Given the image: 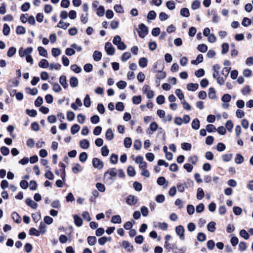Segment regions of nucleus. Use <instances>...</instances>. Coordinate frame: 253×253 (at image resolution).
<instances>
[{"mask_svg":"<svg viewBox=\"0 0 253 253\" xmlns=\"http://www.w3.org/2000/svg\"><path fill=\"white\" fill-rule=\"evenodd\" d=\"M117 174V172L116 169H110L104 173V180L105 182L108 184H111L115 180Z\"/></svg>","mask_w":253,"mask_h":253,"instance_id":"1","label":"nucleus"},{"mask_svg":"<svg viewBox=\"0 0 253 253\" xmlns=\"http://www.w3.org/2000/svg\"><path fill=\"white\" fill-rule=\"evenodd\" d=\"M113 43L117 45V48L119 50H124L126 48V45L124 42H122L121 38L119 35L114 37L113 40Z\"/></svg>","mask_w":253,"mask_h":253,"instance_id":"2","label":"nucleus"},{"mask_svg":"<svg viewBox=\"0 0 253 253\" xmlns=\"http://www.w3.org/2000/svg\"><path fill=\"white\" fill-rule=\"evenodd\" d=\"M231 99V96L229 94H224L221 97V101L223 102L222 104V107L225 109H227L229 107L230 105L228 103Z\"/></svg>","mask_w":253,"mask_h":253,"instance_id":"3","label":"nucleus"},{"mask_svg":"<svg viewBox=\"0 0 253 253\" xmlns=\"http://www.w3.org/2000/svg\"><path fill=\"white\" fill-rule=\"evenodd\" d=\"M148 28L144 24H140L139 25V31L138 32L139 36L144 38L148 34Z\"/></svg>","mask_w":253,"mask_h":253,"instance_id":"4","label":"nucleus"},{"mask_svg":"<svg viewBox=\"0 0 253 253\" xmlns=\"http://www.w3.org/2000/svg\"><path fill=\"white\" fill-rule=\"evenodd\" d=\"M33 48L32 47H29L26 49H24L21 47L19 50V55L20 57H23L24 56H27L32 52Z\"/></svg>","mask_w":253,"mask_h":253,"instance_id":"5","label":"nucleus"},{"mask_svg":"<svg viewBox=\"0 0 253 253\" xmlns=\"http://www.w3.org/2000/svg\"><path fill=\"white\" fill-rule=\"evenodd\" d=\"M105 50L106 53L109 55H113L115 53V48L112 45V43L107 42L105 45Z\"/></svg>","mask_w":253,"mask_h":253,"instance_id":"6","label":"nucleus"},{"mask_svg":"<svg viewBox=\"0 0 253 253\" xmlns=\"http://www.w3.org/2000/svg\"><path fill=\"white\" fill-rule=\"evenodd\" d=\"M126 202L127 205L132 206L137 204L138 199L134 195H130L126 197Z\"/></svg>","mask_w":253,"mask_h":253,"instance_id":"7","label":"nucleus"},{"mask_svg":"<svg viewBox=\"0 0 253 253\" xmlns=\"http://www.w3.org/2000/svg\"><path fill=\"white\" fill-rule=\"evenodd\" d=\"M184 231L185 229L182 225H179L175 228V232L181 240L184 239Z\"/></svg>","mask_w":253,"mask_h":253,"instance_id":"8","label":"nucleus"},{"mask_svg":"<svg viewBox=\"0 0 253 253\" xmlns=\"http://www.w3.org/2000/svg\"><path fill=\"white\" fill-rule=\"evenodd\" d=\"M92 165L95 168L101 169L103 167V162L99 159L94 158L92 160Z\"/></svg>","mask_w":253,"mask_h":253,"instance_id":"9","label":"nucleus"},{"mask_svg":"<svg viewBox=\"0 0 253 253\" xmlns=\"http://www.w3.org/2000/svg\"><path fill=\"white\" fill-rule=\"evenodd\" d=\"M122 245V247L128 252H130L133 250V246L131 245L130 244L126 241H123Z\"/></svg>","mask_w":253,"mask_h":253,"instance_id":"10","label":"nucleus"},{"mask_svg":"<svg viewBox=\"0 0 253 253\" xmlns=\"http://www.w3.org/2000/svg\"><path fill=\"white\" fill-rule=\"evenodd\" d=\"M26 204L31 208L36 209L38 207V204L35 203L30 198H27L25 200Z\"/></svg>","mask_w":253,"mask_h":253,"instance_id":"11","label":"nucleus"},{"mask_svg":"<svg viewBox=\"0 0 253 253\" xmlns=\"http://www.w3.org/2000/svg\"><path fill=\"white\" fill-rule=\"evenodd\" d=\"M80 146L82 148L86 149L89 147V142L87 139H83L80 142Z\"/></svg>","mask_w":253,"mask_h":253,"instance_id":"12","label":"nucleus"},{"mask_svg":"<svg viewBox=\"0 0 253 253\" xmlns=\"http://www.w3.org/2000/svg\"><path fill=\"white\" fill-rule=\"evenodd\" d=\"M74 223L78 227H80L83 224V220L82 218L77 215H74L73 216Z\"/></svg>","mask_w":253,"mask_h":253,"instance_id":"13","label":"nucleus"},{"mask_svg":"<svg viewBox=\"0 0 253 253\" xmlns=\"http://www.w3.org/2000/svg\"><path fill=\"white\" fill-rule=\"evenodd\" d=\"M70 84L72 87H76L78 85L79 82L76 77H72L70 79Z\"/></svg>","mask_w":253,"mask_h":253,"instance_id":"14","label":"nucleus"},{"mask_svg":"<svg viewBox=\"0 0 253 253\" xmlns=\"http://www.w3.org/2000/svg\"><path fill=\"white\" fill-rule=\"evenodd\" d=\"M92 57L94 61H99L101 59L102 53L100 51L95 50L93 53Z\"/></svg>","mask_w":253,"mask_h":253,"instance_id":"15","label":"nucleus"},{"mask_svg":"<svg viewBox=\"0 0 253 253\" xmlns=\"http://www.w3.org/2000/svg\"><path fill=\"white\" fill-rule=\"evenodd\" d=\"M191 126L193 129L195 130L198 129L200 126L199 120L197 118L194 119L192 122Z\"/></svg>","mask_w":253,"mask_h":253,"instance_id":"16","label":"nucleus"},{"mask_svg":"<svg viewBox=\"0 0 253 253\" xmlns=\"http://www.w3.org/2000/svg\"><path fill=\"white\" fill-rule=\"evenodd\" d=\"M198 87L199 84H198L190 83L187 85V89L192 91H196L198 88Z\"/></svg>","mask_w":253,"mask_h":253,"instance_id":"17","label":"nucleus"},{"mask_svg":"<svg viewBox=\"0 0 253 253\" xmlns=\"http://www.w3.org/2000/svg\"><path fill=\"white\" fill-rule=\"evenodd\" d=\"M148 60L145 57H141L139 59L138 64L141 68H145L147 66Z\"/></svg>","mask_w":253,"mask_h":253,"instance_id":"18","label":"nucleus"},{"mask_svg":"<svg viewBox=\"0 0 253 253\" xmlns=\"http://www.w3.org/2000/svg\"><path fill=\"white\" fill-rule=\"evenodd\" d=\"M59 82L64 88H66L68 84L66 82V77L65 76H61L59 79Z\"/></svg>","mask_w":253,"mask_h":253,"instance_id":"19","label":"nucleus"},{"mask_svg":"<svg viewBox=\"0 0 253 253\" xmlns=\"http://www.w3.org/2000/svg\"><path fill=\"white\" fill-rule=\"evenodd\" d=\"M25 91L27 93L30 94L32 95H35L38 93V89L36 88H31L27 87L25 88Z\"/></svg>","mask_w":253,"mask_h":253,"instance_id":"20","label":"nucleus"},{"mask_svg":"<svg viewBox=\"0 0 253 253\" xmlns=\"http://www.w3.org/2000/svg\"><path fill=\"white\" fill-rule=\"evenodd\" d=\"M216 223L214 221H211L207 225L208 230L211 232L215 231Z\"/></svg>","mask_w":253,"mask_h":253,"instance_id":"21","label":"nucleus"},{"mask_svg":"<svg viewBox=\"0 0 253 253\" xmlns=\"http://www.w3.org/2000/svg\"><path fill=\"white\" fill-rule=\"evenodd\" d=\"M106 139L108 140H111L114 138V134L111 128H108L105 133Z\"/></svg>","mask_w":253,"mask_h":253,"instance_id":"22","label":"nucleus"},{"mask_svg":"<svg viewBox=\"0 0 253 253\" xmlns=\"http://www.w3.org/2000/svg\"><path fill=\"white\" fill-rule=\"evenodd\" d=\"M155 226L156 227L160 228L163 230H166L168 227V224L166 222H158L155 224Z\"/></svg>","mask_w":253,"mask_h":253,"instance_id":"23","label":"nucleus"},{"mask_svg":"<svg viewBox=\"0 0 253 253\" xmlns=\"http://www.w3.org/2000/svg\"><path fill=\"white\" fill-rule=\"evenodd\" d=\"M244 160V158L242 155L240 154H237L235 158V162L237 164H242Z\"/></svg>","mask_w":253,"mask_h":253,"instance_id":"24","label":"nucleus"},{"mask_svg":"<svg viewBox=\"0 0 253 253\" xmlns=\"http://www.w3.org/2000/svg\"><path fill=\"white\" fill-rule=\"evenodd\" d=\"M180 15L184 17H188L190 15L189 10L187 8H182L180 11Z\"/></svg>","mask_w":253,"mask_h":253,"instance_id":"25","label":"nucleus"},{"mask_svg":"<svg viewBox=\"0 0 253 253\" xmlns=\"http://www.w3.org/2000/svg\"><path fill=\"white\" fill-rule=\"evenodd\" d=\"M205 194L204 190L202 188H198L197 192V199L201 200L204 197Z\"/></svg>","mask_w":253,"mask_h":253,"instance_id":"26","label":"nucleus"},{"mask_svg":"<svg viewBox=\"0 0 253 253\" xmlns=\"http://www.w3.org/2000/svg\"><path fill=\"white\" fill-rule=\"evenodd\" d=\"M208 96L210 98L212 99L216 98V92L213 87H211L209 88Z\"/></svg>","mask_w":253,"mask_h":253,"instance_id":"27","label":"nucleus"},{"mask_svg":"<svg viewBox=\"0 0 253 253\" xmlns=\"http://www.w3.org/2000/svg\"><path fill=\"white\" fill-rule=\"evenodd\" d=\"M70 26V23L64 22L60 20L57 25V27L66 30Z\"/></svg>","mask_w":253,"mask_h":253,"instance_id":"28","label":"nucleus"},{"mask_svg":"<svg viewBox=\"0 0 253 253\" xmlns=\"http://www.w3.org/2000/svg\"><path fill=\"white\" fill-rule=\"evenodd\" d=\"M38 50L39 53V54L41 56H42L43 57H47V51L42 46H39L38 48Z\"/></svg>","mask_w":253,"mask_h":253,"instance_id":"29","label":"nucleus"},{"mask_svg":"<svg viewBox=\"0 0 253 253\" xmlns=\"http://www.w3.org/2000/svg\"><path fill=\"white\" fill-rule=\"evenodd\" d=\"M39 66L41 68H46L49 66L48 62L46 59H43L39 62Z\"/></svg>","mask_w":253,"mask_h":253,"instance_id":"30","label":"nucleus"},{"mask_svg":"<svg viewBox=\"0 0 253 253\" xmlns=\"http://www.w3.org/2000/svg\"><path fill=\"white\" fill-rule=\"evenodd\" d=\"M127 173L129 176H134L135 175V170L133 167L131 166L128 167L127 169Z\"/></svg>","mask_w":253,"mask_h":253,"instance_id":"31","label":"nucleus"},{"mask_svg":"<svg viewBox=\"0 0 253 253\" xmlns=\"http://www.w3.org/2000/svg\"><path fill=\"white\" fill-rule=\"evenodd\" d=\"M105 12V9L103 6L100 5L97 8V15L98 16L102 17L104 15Z\"/></svg>","mask_w":253,"mask_h":253,"instance_id":"32","label":"nucleus"},{"mask_svg":"<svg viewBox=\"0 0 253 253\" xmlns=\"http://www.w3.org/2000/svg\"><path fill=\"white\" fill-rule=\"evenodd\" d=\"M11 217L13 220L17 223H19L21 221L20 216L17 213L15 212H13L11 214Z\"/></svg>","mask_w":253,"mask_h":253,"instance_id":"33","label":"nucleus"},{"mask_svg":"<svg viewBox=\"0 0 253 253\" xmlns=\"http://www.w3.org/2000/svg\"><path fill=\"white\" fill-rule=\"evenodd\" d=\"M142 100L141 96L140 95L134 96L132 98V101L133 104L138 105L139 104Z\"/></svg>","mask_w":253,"mask_h":253,"instance_id":"34","label":"nucleus"},{"mask_svg":"<svg viewBox=\"0 0 253 253\" xmlns=\"http://www.w3.org/2000/svg\"><path fill=\"white\" fill-rule=\"evenodd\" d=\"M111 222L113 223H121V217L119 215H114L112 217Z\"/></svg>","mask_w":253,"mask_h":253,"instance_id":"35","label":"nucleus"},{"mask_svg":"<svg viewBox=\"0 0 253 253\" xmlns=\"http://www.w3.org/2000/svg\"><path fill=\"white\" fill-rule=\"evenodd\" d=\"M84 104L86 107H89L90 106L91 101L88 94L85 95L84 100Z\"/></svg>","mask_w":253,"mask_h":253,"instance_id":"36","label":"nucleus"},{"mask_svg":"<svg viewBox=\"0 0 253 253\" xmlns=\"http://www.w3.org/2000/svg\"><path fill=\"white\" fill-rule=\"evenodd\" d=\"M97 239L95 236H88L87 238V242L90 246L94 245L96 242Z\"/></svg>","mask_w":253,"mask_h":253,"instance_id":"37","label":"nucleus"},{"mask_svg":"<svg viewBox=\"0 0 253 253\" xmlns=\"http://www.w3.org/2000/svg\"><path fill=\"white\" fill-rule=\"evenodd\" d=\"M175 93L181 101L184 100V95L180 89H176L175 91Z\"/></svg>","mask_w":253,"mask_h":253,"instance_id":"38","label":"nucleus"},{"mask_svg":"<svg viewBox=\"0 0 253 253\" xmlns=\"http://www.w3.org/2000/svg\"><path fill=\"white\" fill-rule=\"evenodd\" d=\"M80 129V126L79 125L77 124H74L73 126H72L71 129V132L72 134H75L76 133H77Z\"/></svg>","mask_w":253,"mask_h":253,"instance_id":"39","label":"nucleus"},{"mask_svg":"<svg viewBox=\"0 0 253 253\" xmlns=\"http://www.w3.org/2000/svg\"><path fill=\"white\" fill-rule=\"evenodd\" d=\"M61 51L59 48H52L51 49V54L53 56L57 57L61 54Z\"/></svg>","mask_w":253,"mask_h":253,"instance_id":"40","label":"nucleus"},{"mask_svg":"<svg viewBox=\"0 0 253 253\" xmlns=\"http://www.w3.org/2000/svg\"><path fill=\"white\" fill-rule=\"evenodd\" d=\"M40 234L39 231L35 228L32 227L29 230V234L30 235L39 236Z\"/></svg>","mask_w":253,"mask_h":253,"instance_id":"41","label":"nucleus"},{"mask_svg":"<svg viewBox=\"0 0 253 253\" xmlns=\"http://www.w3.org/2000/svg\"><path fill=\"white\" fill-rule=\"evenodd\" d=\"M2 32L4 35L7 36L10 32V27L8 24L5 23L3 24Z\"/></svg>","mask_w":253,"mask_h":253,"instance_id":"42","label":"nucleus"},{"mask_svg":"<svg viewBox=\"0 0 253 253\" xmlns=\"http://www.w3.org/2000/svg\"><path fill=\"white\" fill-rule=\"evenodd\" d=\"M70 68L71 69L76 73H79L82 71L81 68L76 64L72 65Z\"/></svg>","mask_w":253,"mask_h":253,"instance_id":"43","label":"nucleus"},{"mask_svg":"<svg viewBox=\"0 0 253 253\" xmlns=\"http://www.w3.org/2000/svg\"><path fill=\"white\" fill-rule=\"evenodd\" d=\"M132 144V141L130 138L126 137L124 140V146L126 148L130 147Z\"/></svg>","mask_w":253,"mask_h":253,"instance_id":"44","label":"nucleus"},{"mask_svg":"<svg viewBox=\"0 0 253 253\" xmlns=\"http://www.w3.org/2000/svg\"><path fill=\"white\" fill-rule=\"evenodd\" d=\"M198 50L201 52H205L208 50V46L205 44H199L197 47Z\"/></svg>","mask_w":253,"mask_h":253,"instance_id":"45","label":"nucleus"},{"mask_svg":"<svg viewBox=\"0 0 253 253\" xmlns=\"http://www.w3.org/2000/svg\"><path fill=\"white\" fill-rule=\"evenodd\" d=\"M16 49L14 47H11L9 48L7 52V55L11 57L14 55V54L16 53Z\"/></svg>","mask_w":253,"mask_h":253,"instance_id":"46","label":"nucleus"},{"mask_svg":"<svg viewBox=\"0 0 253 253\" xmlns=\"http://www.w3.org/2000/svg\"><path fill=\"white\" fill-rule=\"evenodd\" d=\"M232 158V154H227L223 155L222 156V160L224 162H228L231 161Z\"/></svg>","mask_w":253,"mask_h":253,"instance_id":"47","label":"nucleus"},{"mask_svg":"<svg viewBox=\"0 0 253 253\" xmlns=\"http://www.w3.org/2000/svg\"><path fill=\"white\" fill-rule=\"evenodd\" d=\"M133 147L136 150H139L142 147L141 142L139 140H136L134 142Z\"/></svg>","mask_w":253,"mask_h":253,"instance_id":"48","label":"nucleus"},{"mask_svg":"<svg viewBox=\"0 0 253 253\" xmlns=\"http://www.w3.org/2000/svg\"><path fill=\"white\" fill-rule=\"evenodd\" d=\"M165 197L164 195L159 194L155 198L156 201L158 203H162L164 202Z\"/></svg>","mask_w":253,"mask_h":253,"instance_id":"49","label":"nucleus"},{"mask_svg":"<svg viewBox=\"0 0 253 253\" xmlns=\"http://www.w3.org/2000/svg\"><path fill=\"white\" fill-rule=\"evenodd\" d=\"M30 8V3L28 2H26L23 4L21 7V10L26 12Z\"/></svg>","mask_w":253,"mask_h":253,"instance_id":"50","label":"nucleus"},{"mask_svg":"<svg viewBox=\"0 0 253 253\" xmlns=\"http://www.w3.org/2000/svg\"><path fill=\"white\" fill-rule=\"evenodd\" d=\"M200 4H201V3L199 0H195L193 1L192 5H191V7L193 9L195 10L200 7Z\"/></svg>","mask_w":253,"mask_h":253,"instance_id":"51","label":"nucleus"},{"mask_svg":"<svg viewBox=\"0 0 253 253\" xmlns=\"http://www.w3.org/2000/svg\"><path fill=\"white\" fill-rule=\"evenodd\" d=\"M39 231L40 233L44 234L45 233L46 231V227L44 223L42 222H41L40 225L39 227Z\"/></svg>","mask_w":253,"mask_h":253,"instance_id":"52","label":"nucleus"},{"mask_svg":"<svg viewBox=\"0 0 253 253\" xmlns=\"http://www.w3.org/2000/svg\"><path fill=\"white\" fill-rule=\"evenodd\" d=\"M32 216L33 220L35 222H38L40 220V219L41 218V214L39 212H36L35 213H33L32 214Z\"/></svg>","mask_w":253,"mask_h":253,"instance_id":"53","label":"nucleus"},{"mask_svg":"<svg viewBox=\"0 0 253 253\" xmlns=\"http://www.w3.org/2000/svg\"><path fill=\"white\" fill-rule=\"evenodd\" d=\"M229 44L227 43H224L222 45V51L221 53L224 54L226 53L229 50Z\"/></svg>","mask_w":253,"mask_h":253,"instance_id":"54","label":"nucleus"},{"mask_svg":"<svg viewBox=\"0 0 253 253\" xmlns=\"http://www.w3.org/2000/svg\"><path fill=\"white\" fill-rule=\"evenodd\" d=\"M133 187L137 191H140L142 190V184L138 182H134L133 183Z\"/></svg>","mask_w":253,"mask_h":253,"instance_id":"55","label":"nucleus"},{"mask_svg":"<svg viewBox=\"0 0 253 253\" xmlns=\"http://www.w3.org/2000/svg\"><path fill=\"white\" fill-rule=\"evenodd\" d=\"M251 24V20L250 19L245 17L243 18V21L242 22V24L244 27H248Z\"/></svg>","mask_w":253,"mask_h":253,"instance_id":"56","label":"nucleus"},{"mask_svg":"<svg viewBox=\"0 0 253 253\" xmlns=\"http://www.w3.org/2000/svg\"><path fill=\"white\" fill-rule=\"evenodd\" d=\"M131 57V54L128 52H125L122 55V60L124 62L127 61Z\"/></svg>","mask_w":253,"mask_h":253,"instance_id":"57","label":"nucleus"},{"mask_svg":"<svg viewBox=\"0 0 253 253\" xmlns=\"http://www.w3.org/2000/svg\"><path fill=\"white\" fill-rule=\"evenodd\" d=\"M118 161V157L117 155L113 154L110 156V162L113 164H116Z\"/></svg>","mask_w":253,"mask_h":253,"instance_id":"58","label":"nucleus"},{"mask_svg":"<svg viewBox=\"0 0 253 253\" xmlns=\"http://www.w3.org/2000/svg\"><path fill=\"white\" fill-rule=\"evenodd\" d=\"M156 17V13L155 11L151 10L149 12L147 18L150 20H154Z\"/></svg>","mask_w":253,"mask_h":253,"instance_id":"59","label":"nucleus"},{"mask_svg":"<svg viewBox=\"0 0 253 253\" xmlns=\"http://www.w3.org/2000/svg\"><path fill=\"white\" fill-rule=\"evenodd\" d=\"M191 144L189 143H182L181 144V148L184 150L188 151L191 149Z\"/></svg>","mask_w":253,"mask_h":253,"instance_id":"60","label":"nucleus"},{"mask_svg":"<svg viewBox=\"0 0 253 253\" xmlns=\"http://www.w3.org/2000/svg\"><path fill=\"white\" fill-rule=\"evenodd\" d=\"M165 97L162 95H159L156 98L157 103L160 105L163 104L165 102Z\"/></svg>","mask_w":253,"mask_h":253,"instance_id":"61","label":"nucleus"},{"mask_svg":"<svg viewBox=\"0 0 253 253\" xmlns=\"http://www.w3.org/2000/svg\"><path fill=\"white\" fill-rule=\"evenodd\" d=\"M240 235L246 240L248 239L250 237L248 232L244 229H242L240 231Z\"/></svg>","mask_w":253,"mask_h":253,"instance_id":"62","label":"nucleus"},{"mask_svg":"<svg viewBox=\"0 0 253 253\" xmlns=\"http://www.w3.org/2000/svg\"><path fill=\"white\" fill-rule=\"evenodd\" d=\"M126 83L123 81H121L117 83L118 87L121 89H124L126 86Z\"/></svg>","mask_w":253,"mask_h":253,"instance_id":"63","label":"nucleus"},{"mask_svg":"<svg viewBox=\"0 0 253 253\" xmlns=\"http://www.w3.org/2000/svg\"><path fill=\"white\" fill-rule=\"evenodd\" d=\"M226 148L224 144L221 142H219L217 144L216 149L219 152L223 151Z\"/></svg>","mask_w":253,"mask_h":253,"instance_id":"64","label":"nucleus"}]
</instances>
